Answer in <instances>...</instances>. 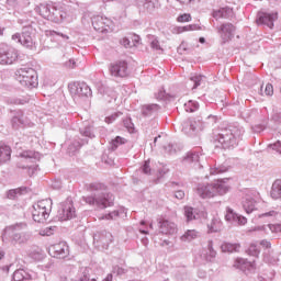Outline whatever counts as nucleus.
I'll list each match as a JSON object with an SVG mask.
<instances>
[{
  "instance_id": "nucleus-1",
  "label": "nucleus",
  "mask_w": 281,
  "mask_h": 281,
  "mask_svg": "<svg viewBox=\"0 0 281 281\" xmlns=\"http://www.w3.org/2000/svg\"><path fill=\"white\" fill-rule=\"evenodd\" d=\"M25 229H27V224L23 222L7 226L2 234L3 243L25 245L32 238V233L25 232Z\"/></svg>"
},
{
  "instance_id": "nucleus-2",
  "label": "nucleus",
  "mask_w": 281,
  "mask_h": 281,
  "mask_svg": "<svg viewBox=\"0 0 281 281\" xmlns=\"http://www.w3.org/2000/svg\"><path fill=\"white\" fill-rule=\"evenodd\" d=\"M245 135V130L243 127L229 125L228 127L220 130L216 142L221 144L224 149H232L238 146L240 139Z\"/></svg>"
},
{
  "instance_id": "nucleus-3",
  "label": "nucleus",
  "mask_w": 281,
  "mask_h": 281,
  "mask_svg": "<svg viewBox=\"0 0 281 281\" xmlns=\"http://www.w3.org/2000/svg\"><path fill=\"white\" fill-rule=\"evenodd\" d=\"M15 79L22 87H26V89H34V87H38V76L34 68L18 69L15 71Z\"/></svg>"
},
{
  "instance_id": "nucleus-4",
  "label": "nucleus",
  "mask_w": 281,
  "mask_h": 281,
  "mask_svg": "<svg viewBox=\"0 0 281 281\" xmlns=\"http://www.w3.org/2000/svg\"><path fill=\"white\" fill-rule=\"evenodd\" d=\"M52 214V200H41L33 205L32 216L35 223H45Z\"/></svg>"
},
{
  "instance_id": "nucleus-5",
  "label": "nucleus",
  "mask_w": 281,
  "mask_h": 281,
  "mask_svg": "<svg viewBox=\"0 0 281 281\" xmlns=\"http://www.w3.org/2000/svg\"><path fill=\"white\" fill-rule=\"evenodd\" d=\"M83 201L88 205H93L94 207H99V210H104L113 205V202L115 201V196H113L112 193H101L98 195L85 196Z\"/></svg>"
},
{
  "instance_id": "nucleus-6",
  "label": "nucleus",
  "mask_w": 281,
  "mask_h": 281,
  "mask_svg": "<svg viewBox=\"0 0 281 281\" xmlns=\"http://www.w3.org/2000/svg\"><path fill=\"white\" fill-rule=\"evenodd\" d=\"M68 89L74 100H78L80 98H91L92 95L91 88H89L85 82L69 83Z\"/></svg>"
},
{
  "instance_id": "nucleus-7",
  "label": "nucleus",
  "mask_w": 281,
  "mask_h": 281,
  "mask_svg": "<svg viewBox=\"0 0 281 281\" xmlns=\"http://www.w3.org/2000/svg\"><path fill=\"white\" fill-rule=\"evenodd\" d=\"M92 27H94L97 32H101V34H106L109 32H113V27H115V25L111 19L104 15H94L92 18Z\"/></svg>"
},
{
  "instance_id": "nucleus-8",
  "label": "nucleus",
  "mask_w": 281,
  "mask_h": 281,
  "mask_svg": "<svg viewBox=\"0 0 281 281\" xmlns=\"http://www.w3.org/2000/svg\"><path fill=\"white\" fill-rule=\"evenodd\" d=\"M203 128H205V123L201 117L190 119L182 125V131L186 135H196V133H200Z\"/></svg>"
},
{
  "instance_id": "nucleus-9",
  "label": "nucleus",
  "mask_w": 281,
  "mask_h": 281,
  "mask_svg": "<svg viewBox=\"0 0 281 281\" xmlns=\"http://www.w3.org/2000/svg\"><path fill=\"white\" fill-rule=\"evenodd\" d=\"M58 218L59 221H71V218H76V207H74V202L70 199H67L60 204Z\"/></svg>"
},
{
  "instance_id": "nucleus-10",
  "label": "nucleus",
  "mask_w": 281,
  "mask_h": 281,
  "mask_svg": "<svg viewBox=\"0 0 281 281\" xmlns=\"http://www.w3.org/2000/svg\"><path fill=\"white\" fill-rule=\"evenodd\" d=\"M19 58V53L15 48L4 46L0 49V65H13Z\"/></svg>"
},
{
  "instance_id": "nucleus-11",
  "label": "nucleus",
  "mask_w": 281,
  "mask_h": 281,
  "mask_svg": "<svg viewBox=\"0 0 281 281\" xmlns=\"http://www.w3.org/2000/svg\"><path fill=\"white\" fill-rule=\"evenodd\" d=\"M113 243V235L109 232L97 233L93 236V245L98 249H109V245Z\"/></svg>"
},
{
  "instance_id": "nucleus-12",
  "label": "nucleus",
  "mask_w": 281,
  "mask_h": 281,
  "mask_svg": "<svg viewBox=\"0 0 281 281\" xmlns=\"http://www.w3.org/2000/svg\"><path fill=\"white\" fill-rule=\"evenodd\" d=\"M109 71L114 78H126L128 76V64L125 60H119L110 65Z\"/></svg>"
},
{
  "instance_id": "nucleus-13",
  "label": "nucleus",
  "mask_w": 281,
  "mask_h": 281,
  "mask_svg": "<svg viewBox=\"0 0 281 281\" xmlns=\"http://www.w3.org/2000/svg\"><path fill=\"white\" fill-rule=\"evenodd\" d=\"M48 252L53 258H67V256H69V246H67V243L61 241L49 246Z\"/></svg>"
},
{
  "instance_id": "nucleus-14",
  "label": "nucleus",
  "mask_w": 281,
  "mask_h": 281,
  "mask_svg": "<svg viewBox=\"0 0 281 281\" xmlns=\"http://www.w3.org/2000/svg\"><path fill=\"white\" fill-rule=\"evenodd\" d=\"M158 227L160 234H165V236H175V234L178 232L177 224L166 218L158 221Z\"/></svg>"
},
{
  "instance_id": "nucleus-15",
  "label": "nucleus",
  "mask_w": 281,
  "mask_h": 281,
  "mask_svg": "<svg viewBox=\"0 0 281 281\" xmlns=\"http://www.w3.org/2000/svg\"><path fill=\"white\" fill-rule=\"evenodd\" d=\"M234 32H236V27L232 23H224L217 27V34H220L223 43L232 41L234 38Z\"/></svg>"
},
{
  "instance_id": "nucleus-16",
  "label": "nucleus",
  "mask_w": 281,
  "mask_h": 281,
  "mask_svg": "<svg viewBox=\"0 0 281 281\" xmlns=\"http://www.w3.org/2000/svg\"><path fill=\"white\" fill-rule=\"evenodd\" d=\"M12 41H16V43H20V45H23V47H27L29 49L34 47V40L27 29H25L22 34L15 33L12 35Z\"/></svg>"
},
{
  "instance_id": "nucleus-17",
  "label": "nucleus",
  "mask_w": 281,
  "mask_h": 281,
  "mask_svg": "<svg viewBox=\"0 0 281 281\" xmlns=\"http://www.w3.org/2000/svg\"><path fill=\"white\" fill-rule=\"evenodd\" d=\"M196 194L201 199H214L216 196L213 183H199L196 187Z\"/></svg>"
},
{
  "instance_id": "nucleus-18",
  "label": "nucleus",
  "mask_w": 281,
  "mask_h": 281,
  "mask_svg": "<svg viewBox=\"0 0 281 281\" xmlns=\"http://www.w3.org/2000/svg\"><path fill=\"white\" fill-rule=\"evenodd\" d=\"M225 222L232 225H247V217L238 215L232 207H226Z\"/></svg>"
},
{
  "instance_id": "nucleus-19",
  "label": "nucleus",
  "mask_w": 281,
  "mask_h": 281,
  "mask_svg": "<svg viewBox=\"0 0 281 281\" xmlns=\"http://www.w3.org/2000/svg\"><path fill=\"white\" fill-rule=\"evenodd\" d=\"M278 21V13L259 12L257 15L258 25H267L270 30L273 29V22Z\"/></svg>"
},
{
  "instance_id": "nucleus-20",
  "label": "nucleus",
  "mask_w": 281,
  "mask_h": 281,
  "mask_svg": "<svg viewBox=\"0 0 281 281\" xmlns=\"http://www.w3.org/2000/svg\"><path fill=\"white\" fill-rule=\"evenodd\" d=\"M216 254L214 241L209 240L206 246L202 249L200 257L204 262H214L216 260Z\"/></svg>"
},
{
  "instance_id": "nucleus-21",
  "label": "nucleus",
  "mask_w": 281,
  "mask_h": 281,
  "mask_svg": "<svg viewBox=\"0 0 281 281\" xmlns=\"http://www.w3.org/2000/svg\"><path fill=\"white\" fill-rule=\"evenodd\" d=\"M11 126L15 131H19V128H23L25 126H30V120L25 117L23 112L16 111L14 112L12 119H11Z\"/></svg>"
},
{
  "instance_id": "nucleus-22",
  "label": "nucleus",
  "mask_w": 281,
  "mask_h": 281,
  "mask_svg": "<svg viewBox=\"0 0 281 281\" xmlns=\"http://www.w3.org/2000/svg\"><path fill=\"white\" fill-rule=\"evenodd\" d=\"M187 221H199V218H207V212L194 209L192 206L184 207Z\"/></svg>"
},
{
  "instance_id": "nucleus-23",
  "label": "nucleus",
  "mask_w": 281,
  "mask_h": 281,
  "mask_svg": "<svg viewBox=\"0 0 281 281\" xmlns=\"http://www.w3.org/2000/svg\"><path fill=\"white\" fill-rule=\"evenodd\" d=\"M227 181H229V179L225 178L213 182L215 196H217V194H220V196H223V194H227V192H229V183H227Z\"/></svg>"
},
{
  "instance_id": "nucleus-24",
  "label": "nucleus",
  "mask_w": 281,
  "mask_h": 281,
  "mask_svg": "<svg viewBox=\"0 0 281 281\" xmlns=\"http://www.w3.org/2000/svg\"><path fill=\"white\" fill-rule=\"evenodd\" d=\"M40 14L44 19H50V16L58 18V14H60V11H58V9H56V7H54L52 4H41L40 5Z\"/></svg>"
},
{
  "instance_id": "nucleus-25",
  "label": "nucleus",
  "mask_w": 281,
  "mask_h": 281,
  "mask_svg": "<svg viewBox=\"0 0 281 281\" xmlns=\"http://www.w3.org/2000/svg\"><path fill=\"white\" fill-rule=\"evenodd\" d=\"M243 207L247 214H251V212L258 207V200L248 194L243 200Z\"/></svg>"
},
{
  "instance_id": "nucleus-26",
  "label": "nucleus",
  "mask_w": 281,
  "mask_h": 281,
  "mask_svg": "<svg viewBox=\"0 0 281 281\" xmlns=\"http://www.w3.org/2000/svg\"><path fill=\"white\" fill-rule=\"evenodd\" d=\"M234 267L236 269H240V271H254L256 269V265L254 262L243 258H237Z\"/></svg>"
},
{
  "instance_id": "nucleus-27",
  "label": "nucleus",
  "mask_w": 281,
  "mask_h": 281,
  "mask_svg": "<svg viewBox=\"0 0 281 281\" xmlns=\"http://www.w3.org/2000/svg\"><path fill=\"white\" fill-rule=\"evenodd\" d=\"M254 232H265V234H278L281 232V224H269L267 226H258L254 228Z\"/></svg>"
},
{
  "instance_id": "nucleus-28",
  "label": "nucleus",
  "mask_w": 281,
  "mask_h": 281,
  "mask_svg": "<svg viewBox=\"0 0 281 281\" xmlns=\"http://www.w3.org/2000/svg\"><path fill=\"white\" fill-rule=\"evenodd\" d=\"M136 3L145 12H155V8H157V0H136Z\"/></svg>"
},
{
  "instance_id": "nucleus-29",
  "label": "nucleus",
  "mask_w": 281,
  "mask_h": 281,
  "mask_svg": "<svg viewBox=\"0 0 281 281\" xmlns=\"http://www.w3.org/2000/svg\"><path fill=\"white\" fill-rule=\"evenodd\" d=\"M232 14H234V11L232 10V8L226 7V8L214 10L213 19H216L217 21L218 19H229Z\"/></svg>"
},
{
  "instance_id": "nucleus-30",
  "label": "nucleus",
  "mask_w": 281,
  "mask_h": 281,
  "mask_svg": "<svg viewBox=\"0 0 281 281\" xmlns=\"http://www.w3.org/2000/svg\"><path fill=\"white\" fill-rule=\"evenodd\" d=\"M207 229L211 232V234L221 232L223 229V221H221V217L214 216L207 224Z\"/></svg>"
},
{
  "instance_id": "nucleus-31",
  "label": "nucleus",
  "mask_w": 281,
  "mask_h": 281,
  "mask_svg": "<svg viewBox=\"0 0 281 281\" xmlns=\"http://www.w3.org/2000/svg\"><path fill=\"white\" fill-rule=\"evenodd\" d=\"M259 218H263V221H281V213L280 211L271 210L260 214Z\"/></svg>"
},
{
  "instance_id": "nucleus-32",
  "label": "nucleus",
  "mask_w": 281,
  "mask_h": 281,
  "mask_svg": "<svg viewBox=\"0 0 281 281\" xmlns=\"http://www.w3.org/2000/svg\"><path fill=\"white\" fill-rule=\"evenodd\" d=\"M12 155V149L8 145H0V162L5 164V161H10V157Z\"/></svg>"
},
{
  "instance_id": "nucleus-33",
  "label": "nucleus",
  "mask_w": 281,
  "mask_h": 281,
  "mask_svg": "<svg viewBox=\"0 0 281 281\" xmlns=\"http://www.w3.org/2000/svg\"><path fill=\"white\" fill-rule=\"evenodd\" d=\"M201 236V233L196 229H188L182 236L181 240L183 243H191V240H196Z\"/></svg>"
},
{
  "instance_id": "nucleus-34",
  "label": "nucleus",
  "mask_w": 281,
  "mask_h": 281,
  "mask_svg": "<svg viewBox=\"0 0 281 281\" xmlns=\"http://www.w3.org/2000/svg\"><path fill=\"white\" fill-rule=\"evenodd\" d=\"M31 276L30 273H27L25 270L20 269V270H15L13 273V281H26V280H31Z\"/></svg>"
},
{
  "instance_id": "nucleus-35",
  "label": "nucleus",
  "mask_w": 281,
  "mask_h": 281,
  "mask_svg": "<svg viewBox=\"0 0 281 281\" xmlns=\"http://www.w3.org/2000/svg\"><path fill=\"white\" fill-rule=\"evenodd\" d=\"M157 111H159L158 104H147L143 106V115H145V117H150V115H155Z\"/></svg>"
},
{
  "instance_id": "nucleus-36",
  "label": "nucleus",
  "mask_w": 281,
  "mask_h": 281,
  "mask_svg": "<svg viewBox=\"0 0 281 281\" xmlns=\"http://www.w3.org/2000/svg\"><path fill=\"white\" fill-rule=\"evenodd\" d=\"M221 249L224 254H234V251H238L240 249V245L239 244L224 243L221 246Z\"/></svg>"
},
{
  "instance_id": "nucleus-37",
  "label": "nucleus",
  "mask_w": 281,
  "mask_h": 281,
  "mask_svg": "<svg viewBox=\"0 0 281 281\" xmlns=\"http://www.w3.org/2000/svg\"><path fill=\"white\" fill-rule=\"evenodd\" d=\"M272 199H281V180L278 179L272 183L271 188Z\"/></svg>"
},
{
  "instance_id": "nucleus-38",
  "label": "nucleus",
  "mask_w": 281,
  "mask_h": 281,
  "mask_svg": "<svg viewBox=\"0 0 281 281\" xmlns=\"http://www.w3.org/2000/svg\"><path fill=\"white\" fill-rule=\"evenodd\" d=\"M184 111H187V113H194V111H199V102L190 100L184 103Z\"/></svg>"
},
{
  "instance_id": "nucleus-39",
  "label": "nucleus",
  "mask_w": 281,
  "mask_h": 281,
  "mask_svg": "<svg viewBox=\"0 0 281 281\" xmlns=\"http://www.w3.org/2000/svg\"><path fill=\"white\" fill-rule=\"evenodd\" d=\"M25 102H27V100L21 99L19 97H9L7 99L8 104H12V105H15V106H19V104H25Z\"/></svg>"
},
{
  "instance_id": "nucleus-40",
  "label": "nucleus",
  "mask_w": 281,
  "mask_h": 281,
  "mask_svg": "<svg viewBox=\"0 0 281 281\" xmlns=\"http://www.w3.org/2000/svg\"><path fill=\"white\" fill-rule=\"evenodd\" d=\"M24 159H41V154L38 151H24L22 153Z\"/></svg>"
},
{
  "instance_id": "nucleus-41",
  "label": "nucleus",
  "mask_w": 281,
  "mask_h": 281,
  "mask_svg": "<svg viewBox=\"0 0 281 281\" xmlns=\"http://www.w3.org/2000/svg\"><path fill=\"white\" fill-rule=\"evenodd\" d=\"M120 216V211H112L111 213H108L100 217L101 221H115Z\"/></svg>"
},
{
  "instance_id": "nucleus-42",
  "label": "nucleus",
  "mask_w": 281,
  "mask_h": 281,
  "mask_svg": "<svg viewBox=\"0 0 281 281\" xmlns=\"http://www.w3.org/2000/svg\"><path fill=\"white\" fill-rule=\"evenodd\" d=\"M122 144H126V138L116 136L115 139L111 142L112 150H115V148H117V146H122Z\"/></svg>"
},
{
  "instance_id": "nucleus-43",
  "label": "nucleus",
  "mask_w": 281,
  "mask_h": 281,
  "mask_svg": "<svg viewBox=\"0 0 281 281\" xmlns=\"http://www.w3.org/2000/svg\"><path fill=\"white\" fill-rule=\"evenodd\" d=\"M203 76L195 75L190 78L191 82H193V89H196V87H201V82H203Z\"/></svg>"
},
{
  "instance_id": "nucleus-44",
  "label": "nucleus",
  "mask_w": 281,
  "mask_h": 281,
  "mask_svg": "<svg viewBox=\"0 0 281 281\" xmlns=\"http://www.w3.org/2000/svg\"><path fill=\"white\" fill-rule=\"evenodd\" d=\"M178 23H190L192 21V15L189 13H183L177 18Z\"/></svg>"
},
{
  "instance_id": "nucleus-45",
  "label": "nucleus",
  "mask_w": 281,
  "mask_h": 281,
  "mask_svg": "<svg viewBox=\"0 0 281 281\" xmlns=\"http://www.w3.org/2000/svg\"><path fill=\"white\" fill-rule=\"evenodd\" d=\"M223 172H227V167L226 166H220V167H214L211 168V175H223Z\"/></svg>"
},
{
  "instance_id": "nucleus-46",
  "label": "nucleus",
  "mask_w": 281,
  "mask_h": 281,
  "mask_svg": "<svg viewBox=\"0 0 281 281\" xmlns=\"http://www.w3.org/2000/svg\"><path fill=\"white\" fill-rule=\"evenodd\" d=\"M120 115H122L121 112H115L112 115L106 116L105 117V123L106 124H113L117 120V117H120Z\"/></svg>"
},
{
  "instance_id": "nucleus-47",
  "label": "nucleus",
  "mask_w": 281,
  "mask_h": 281,
  "mask_svg": "<svg viewBox=\"0 0 281 281\" xmlns=\"http://www.w3.org/2000/svg\"><path fill=\"white\" fill-rule=\"evenodd\" d=\"M248 254L250 256H258V254H260V248H258V245L251 244L248 248Z\"/></svg>"
},
{
  "instance_id": "nucleus-48",
  "label": "nucleus",
  "mask_w": 281,
  "mask_h": 281,
  "mask_svg": "<svg viewBox=\"0 0 281 281\" xmlns=\"http://www.w3.org/2000/svg\"><path fill=\"white\" fill-rule=\"evenodd\" d=\"M199 159H200V156H199V153L196 151H191L186 157L187 161H199Z\"/></svg>"
},
{
  "instance_id": "nucleus-49",
  "label": "nucleus",
  "mask_w": 281,
  "mask_h": 281,
  "mask_svg": "<svg viewBox=\"0 0 281 281\" xmlns=\"http://www.w3.org/2000/svg\"><path fill=\"white\" fill-rule=\"evenodd\" d=\"M80 133L83 137H89L90 139H92V137H95V135H93V132L91 131V127H86L81 130Z\"/></svg>"
},
{
  "instance_id": "nucleus-50",
  "label": "nucleus",
  "mask_w": 281,
  "mask_h": 281,
  "mask_svg": "<svg viewBox=\"0 0 281 281\" xmlns=\"http://www.w3.org/2000/svg\"><path fill=\"white\" fill-rule=\"evenodd\" d=\"M199 30H201L199 24H189L184 26V32H196Z\"/></svg>"
},
{
  "instance_id": "nucleus-51",
  "label": "nucleus",
  "mask_w": 281,
  "mask_h": 281,
  "mask_svg": "<svg viewBox=\"0 0 281 281\" xmlns=\"http://www.w3.org/2000/svg\"><path fill=\"white\" fill-rule=\"evenodd\" d=\"M213 124H216V116L215 115H209L206 121L204 122V128L206 126H213Z\"/></svg>"
},
{
  "instance_id": "nucleus-52",
  "label": "nucleus",
  "mask_w": 281,
  "mask_h": 281,
  "mask_svg": "<svg viewBox=\"0 0 281 281\" xmlns=\"http://www.w3.org/2000/svg\"><path fill=\"white\" fill-rule=\"evenodd\" d=\"M56 232V226L46 227L42 231V236H52Z\"/></svg>"
},
{
  "instance_id": "nucleus-53",
  "label": "nucleus",
  "mask_w": 281,
  "mask_h": 281,
  "mask_svg": "<svg viewBox=\"0 0 281 281\" xmlns=\"http://www.w3.org/2000/svg\"><path fill=\"white\" fill-rule=\"evenodd\" d=\"M142 171L144 172V175H150V161L149 160L145 161V164L142 167Z\"/></svg>"
},
{
  "instance_id": "nucleus-54",
  "label": "nucleus",
  "mask_w": 281,
  "mask_h": 281,
  "mask_svg": "<svg viewBox=\"0 0 281 281\" xmlns=\"http://www.w3.org/2000/svg\"><path fill=\"white\" fill-rule=\"evenodd\" d=\"M270 148H272V150H276V153H279V155H281V142L277 140L274 144L270 145Z\"/></svg>"
},
{
  "instance_id": "nucleus-55",
  "label": "nucleus",
  "mask_w": 281,
  "mask_h": 281,
  "mask_svg": "<svg viewBox=\"0 0 281 281\" xmlns=\"http://www.w3.org/2000/svg\"><path fill=\"white\" fill-rule=\"evenodd\" d=\"M150 47L151 49H156V50L161 49V46L159 45V40L158 38L151 40Z\"/></svg>"
},
{
  "instance_id": "nucleus-56",
  "label": "nucleus",
  "mask_w": 281,
  "mask_h": 281,
  "mask_svg": "<svg viewBox=\"0 0 281 281\" xmlns=\"http://www.w3.org/2000/svg\"><path fill=\"white\" fill-rule=\"evenodd\" d=\"M265 94L266 95H273V85H271V83L266 85Z\"/></svg>"
},
{
  "instance_id": "nucleus-57",
  "label": "nucleus",
  "mask_w": 281,
  "mask_h": 281,
  "mask_svg": "<svg viewBox=\"0 0 281 281\" xmlns=\"http://www.w3.org/2000/svg\"><path fill=\"white\" fill-rule=\"evenodd\" d=\"M64 65H65V67H67V69H76V67H77L76 59H69Z\"/></svg>"
},
{
  "instance_id": "nucleus-58",
  "label": "nucleus",
  "mask_w": 281,
  "mask_h": 281,
  "mask_svg": "<svg viewBox=\"0 0 281 281\" xmlns=\"http://www.w3.org/2000/svg\"><path fill=\"white\" fill-rule=\"evenodd\" d=\"M121 45H123V47H133L131 40L127 37H123L121 40Z\"/></svg>"
},
{
  "instance_id": "nucleus-59",
  "label": "nucleus",
  "mask_w": 281,
  "mask_h": 281,
  "mask_svg": "<svg viewBox=\"0 0 281 281\" xmlns=\"http://www.w3.org/2000/svg\"><path fill=\"white\" fill-rule=\"evenodd\" d=\"M164 149L166 150V153H169V155H172V153H177V150L175 149V145L172 144H168V146H164Z\"/></svg>"
},
{
  "instance_id": "nucleus-60",
  "label": "nucleus",
  "mask_w": 281,
  "mask_h": 281,
  "mask_svg": "<svg viewBox=\"0 0 281 281\" xmlns=\"http://www.w3.org/2000/svg\"><path fill=\"white\" fill-rule=\"evenodd\" d=\"M186 32V26H176L172 30V34H183Z\"/></svg>"
},
{
  "instance_id": "nucleus-61",
  "label": "nucleus",
  "mask_w": 281,
  "mask_h": 281,
  "mask_svg": "<svg viewBox=\"0 0 281 281\" xmlns=\"http://www.w3.org/2000/svg\"><path fill=\"white\" fill-rule=\"evenodd\" d=\"M131 38H132V47H137V45H139V41H140L138 35H133Z\"/></svg>"
},
{
  "instance_id": "nucleus-62",
  "label": "nucleus",
  "mask_w": 281,
  "mask_h": 281,
  "mask_svg": "<svg viewBox=\"0 0 281 281\" xmlns=\"http://www.w3.org/2000/svg\"><path fill=\"white\" fill-rule=\"evenodd\" d=\"M175 196H176V199H179L181 201V199L186 198V192H183L181 190L176 191Z\"/></svg>"
},
{
  "instance_id": "nucleus-63",
  "label": "nucleus",
  "mask_w": 281,
  "mask_h": 281,
  "mask_svg": "<svg viewBox=\"0 0 281 281\" xmlns=\"http://www.w3.org/2000/svg\"><path fill=\"white\" fill-rule=\"evenodd\" d=\"M159 175L160 177H164V175H168V168L167 167H162L161 169H159Z\"/></svg>"
},
{
  "instance_id": "nucleus-64",
  "label": "nucleus",
  "mask_w": 281,
  "mask_h": 281,
  "mask_svg": "<svg viewBox=\"0 0 281 281\" xmlns=\"http://www.w3.org/2000/svg\"><path fill=\"white\" fill-rule=\"evenodd\" d=\"M114 273H117V276H122L124 273V269L123 268H114Z\"/></svg>"
}]
</instances>
